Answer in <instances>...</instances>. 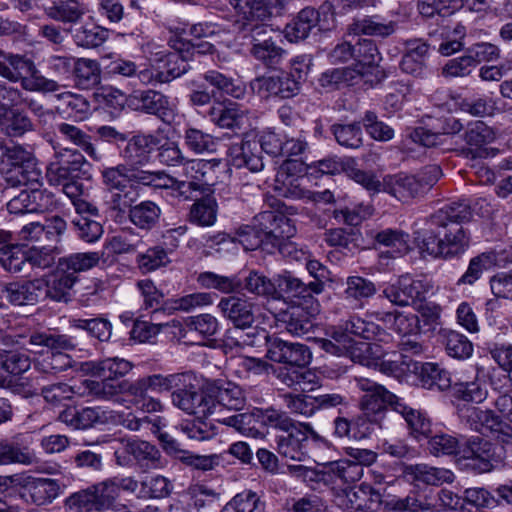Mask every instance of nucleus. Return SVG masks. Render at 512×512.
Returning a JSON list of instances; mask_svg holds the SVG:
<instances>
[{"label":"nucleus","instance_id":"obj_1","mask_svg":"<svg viewBox=\"0 0 512 512\" xmlns=\"http://www.w3.org/2000/svg\"><path fill=\"white\" fill-rule=\"evenodd\" d=\"M217 308L234 325L224 335L225 347L255 346L260 339L267 338L265 329L253 328L250 332H244L245 329L251 328L255 321L253 302L242 297L229 296L222 298Z\"/></svg>","mask_w":512,"mask_h":512},{"label":"nucleus","instance_id":"obj_2","mask_svg":"<svg viewBox=\"0 0 512 512\" xmlns=\"http://www.w3.org/2000/svg\"><path fill=\"white\" fill-rule=\"evenodd\" d=\"M130 169L120 164L102 171L103 183L106 186L105 205L111 218L122 223L127 213L138 199V192L130 182Z\"/></svg>","mask_w":512,"mask_h":512},{"label":"nucleus","instance_id":"obj_3","mask_svg":"<svg viewBox=\"0 0 512 512\" xmlns=\"http://www.w3.org/2000/svg\"><path fill=\"white\" fill-rule=\"evenodd\" d=\"M193 408L190 415L213 417L227 410H241L245 405L242 389L233 383H221L209 386L199 393L195 389Z\"/></svg>","mask_w":512,"mask_h":512},{"label":"nucleus","instance_id":"obj_4","mask_svg":"<svg viewBox=\"0 0 512 512\" xmlns=\"http://www.w3.org/2000/svg\"><path fill=\"white\" fill-rule=\"evenodd\" d=\"M0 174L12 187L40 185L43 179L33 153L20 145L4 147L0 156Z\"/></svg>","mask_w":512,"mask_h":512},{"label":"nucleus","instance_id":"obj_5","mask_svg":"<svg viewBox=\"0 0 512 512\" xmlns=\"http://www.w3.org/2000/svg\"><path fill=\"white\" fill-rule=\"evenodd\" d=\"M146 377L150 391L163 393L173 390L171 393L172 404L190 415L194 407L195 389L198 386L197 376L193 372L187 371L168 375L152 374Z\"/></svg>","mask_w":512,"mask_h":512},{"label":"nucleus","instance_id":"obj_6","mask_svg":"<svg viewBox=\"0 0 512 512\" xmlns=\"http://www.w3.org/2000/svg\"><path fill=\"white\" fill-rule=\"evenodd\" d=\"M470 238L461 225L452 224L447 228H435L423 238L420 248L434 257L452 258L463 254Z\"/></svg>","mask_w":512,"mask_h":512},{"label":"nucleus","instance_id":"obj_7","mask_svg":"<svg viewBox=\"0 0 512 512\" xmlns=\"http://www.w3.org/2000/svg\"><path fill=\"white\" fill-rule=\"evenodd\" d=\"M258 222L264 230L269 229V249L277 248L282 256L297 261L305 258V252L292 241L297 232L294 222H289L284 217L277 218L273 214L261 215Z\"/></svg>","mask_w":512,"mask_h":512},{"label":"nucleus","instance_id":"obj_8","mask_svg":"<svg viewBox=\"0 0 512 512\" xmlns=\"http://www.w3.org/2000/svg\"><path fill=\"white\" fill-rule=\"evenodd\" d=\"M461 418L470 429L490 437L503 444H512V427L504 422L494 411L478 407L461 409Z\"/></svg>","mask_w":512,"mask_h":512},{"label":"nucleus","instance_id":"obj_9","mask_svg":"<svg viewBox=\"0 0 512 512\" xmlns=\"http://www.w3.org/2000/svg\"><path fill=\"white\" fill-rule=\"evenodd\" d=\"M55 160L47 166L46 177L50 184L59 185L66 180L78 179L88 165L84 155L77 149L53 145Z\"/></svg>","mask_w":512,"mask_h":512},{"label":"nucleus","instance_id":"obj_10","mask_svg":"<svg viewBox=\"0 0 512 512\" xmlns=\"http://www.w3.org/2000/svg\"><path fill=\"white\" fill-rule=\"evenodd\" d=\"M355 380L357 387L364 392L360 399V408L366 416L377 418L387 407L396 411V402L400 403L401 398L368 378L359 377Z\"/></svg>","mask_w":512,"mask_h":512},{"label":"nucleus","instance_id":"obj_11","mask_svg":"<svg viewBox=\"0 0 512 512\" xmlns=\"http://www.w3.org/2000/svg\"><path fill=\"white\" fill-rule=\"evenodd\" d=\"M432 285L426 278L415 279L409 275L399 277L397 282L387 286L382 296L393 305L405 307L425 299Z\"/></svg>","mask_w":512,"mask_h":512},{"label":"nucleus","instance_id":"obj_12","mask_svg":"<svg viewBox=\"0 0 512 512\" xmlns=\"http://www.w3.org/2000/svg\"><path fill=\"white\" fill-rule=\"evenodd\" d=\"M251 88L262 98L290 99L299 93L300 84L294 74L280 71L255 78Z\"/></svg>","mask_w":512,"mask_h":512},{"label":"nucleus","instance_id":"obj_13","mask_svg":"<svg viewBox=\"0 0 512 512\" xmlns=\"http://www.w3.org/2000/svg\"><path fill=\"white\" fill-rule=\"evenodd\" d=\"M286 434L278 435L275 438L276 449L278 453L291 460L304 461L308 455V435L313 438L319 436L313 430L310 424L295 422L293 428L284 430Z\"/></svg>","mask_w":512,"mask_h":512},{"label":"nucleus","instance_id":"obj_14","mask_svg":"<svg viewBox=\"0 0 512 512\" xmlns=\"http://www.w3.org/2000/svg\"><path fill=\"white\" fill-rule=\"evenodd\" d=\"M335 503L346 512H376L383 500L378 490L367 483H362L338 494Z\"/></svg>","mask_w":512,"mask_h":512},{"label":"nucleus","instance_id":"obj_15","mask_svg":"<svg viewBox=\"0 0 512 512\" xmlns=\"http://www.w3.org/2000/svg\"><path fill=\"white\" fill-rule=\"evenodd\" d=\"M493 457L492 444L479 436H473L461 443L457 461L466 468L484 473L493 468Z\"/></svg>","mask_w":512,"mask_h":512},{"label":"nucleus","instance_id":"obj_16","mask_svg":"<svg viewBox=\"0 0 512 512\" xmlns=\"http://www.w3.org/2000/svg\"><path fill=\"white\" fill-rule=\"evenodd\" d=\"M125 102L132 111L153 115L162 120L173 112L170 98L153 89L134 90L126 97Z\"/></svg>","mask_w":512,"mask_h":512},{"label":"nucleus","instance_id":"obj_17","mask_svg":"<svg viewBox=\"0 0 512 512\" xmlns=\"http://www.w3.org/2000/svg\"><path fill=\"white\" fill-rule=\"evenodd\" d=\"M45 279L37 278L30 281L0 283V309L6 307L5 299L12 305H33L43 296ZM0 317V323L3 322Z\"/></svg>","mask_w":512,"mask_h":512},{"label":"nucleus","instance_id":"obj_18","mask_svg":"<svg viewBox=\"0 0 512 512\" xmlns=\"http://www.w3.org/2000/svg\"><path fill=\"white\" fill-rule=\"evenodd\" d=\"M273 30L265 25H256L251 30V54L267 67L281 63L286 51L273 39Z\"/></svg>","mask_w":512,"mask_h":512},{"label":"nucleus","instance_id":"obj_19","mask_svg":"<svg viewBox=\"0 0 512 512\" xmlns=\"http://www.w3.org/2000/svg\"><path fill=\"white\" fill-rule=\"evenodd\" d=\"M264 340L267 342V357L271 361L292 367H304L309 364L311 353L307 346L270 337L268 334Z\"/></svg>","mask_w":512,"mask_h":512},{"label":"nucleus","instance_id":"obj_20","mask_svg":"<svg viewBox=\"0 0 512 512\" xmlns=\"http://www.w3.org/2000/svg\"><path fill=\"white\" fill-rule=\"evenodd\" d=\"M304 170L302 161L285 160L276 174L274 183L276 194L279 197L305 200L307 190L301 187V179L296 176Z\"/></svg>","mask_w":512,"mask_h":512},{"label":"nucleus","instance_id":"obj_21","mask_svg":"<svg viewBox=\"0 0 512 512\" xmlns=\"http://www.w3.org/2000/svg\"><path fill=\"white\" fill-rule=\"evenodd\" d=\"M249 111L236 103H215L208 110L210 121L220 128L242 129L249 120Z\"/></svg>","mask_w":512,"mask_h":512},{"label":"nucleus","instance_id":"obj_22","mask_svg":"<svg viewBox=\"0 0 512 512\" xmlns=\"http://www.w3.org/2000/svg\"><path fill=\"white\" fill-rule=\"evenodd\" d=\"M274 281L278 291V298L280 293L293 298H312L314 294H320L324 289V284L321 280H314L305 284L289 271H283L276 275Z\"/></svg>","mask_w":512,"mask_h":512},{"label":"nucleus","instance_id":"obj_23","mask_svg":"<svg viewBox=\"0 0 512 512\" xmlns=\"http://www.w3.org/2000/svg\"><path fill=\"white\" fill-rule=\"evenodd\" d=\"M382 185L383 192L388 193L401 202H408L422 195L421 183L415 175L404 173L387 175L383 178Z\"/></svg>","mask_w":512,"mask_h":512},{"label":"nucleus","instance_id":"obj_24","mask_svg":"<svg viewBox=\"0 0 512 512\" xmlns=\"http://www.w3.org/2000/svg\"><path fill=\"white\" fill-rule=\"evenodd\" d=\"M159 144V136L155 134H138L127 140L122 155L132 166H143L150 161L151 153Z\"/></svg>","mask_w":512,"mask_h":512},{"label":"nucleus","instance_id":"obj_25","mask_svg":"<svg viewBox=\"0 0 512 512\" xmlns=\"http://www.w3.org/2000/svg\"><path fill=\"white\" fill-rule=\"evenodd\" d=\"M228 161L236 168L245 167L251 172H258L264 166L256 141H241L232 144L228 149Z\"/></svg>","mask_w":512,"mask_h":512},{"label":"nucleus","instance_id":"obj_26","mask_svg":"<svg viewBox=\"0 0 512 512\" xmlns=\"http://www.w3.org/2000/svg\"><path fill=\"white\" fill-rule=\"evenodd\" d=\"M429 45L422 39H411L405 42V53L400 67L407 74L422 77L426 70Z\"/></svg>","mask_w":512,"mask_h":512},{"label":"nucleus","instance_id":"obj_27","mask_svg":"<svg viewBox=\"0 0 512 512\" xmlns=\"http://www.w3.org/2000/svg\"><path fill=\"white\" fill-rule=\"evenodd\" d=\"M263 214H271L270 212H260L257 214L252 223L240 226L233 238H236V248L241 245L246 251H253L259 247L269 250L270 241L267 239L269 229H265L258 222V218Z\"/></svg>","mask_w":512,"mask_h":512},{"label":"nucleus","instance_id":"obj_28","mask_svg":"<svg viewBox=\"0 0 512 512\" xmlns=\"http://www.w3.org/2000/svg\"><path fill=\"white\" fill-rule=\"evenodd\" d=\"M56 130L62 140L79 147L93 161L100 162L104 159V153L96 148L92 137L81 128L66 122H61L56 125Z\"/></svg>","mask_w":512,"mask_h":512},{"label":"nucleus","instance_id":"obj_29","mask_svg":"<svg viewBox=\"0 0 512 512\" xmlns=\"http://www.w3.org/2000/svg\"><path fill=\"white\" fill-rule=\"evenodd\" d=\"M397 28L394 21H386L379 16H363L355 18L349 24L347 31L353 35H368L375 37H388L392 35Z\"/></svg>","mask_w":512,"mask_h":512},{"label":"nucleus","instance_id":"obj_30","mask_svg":"<svg viewBox=\"0 0 512 512\" xmlns=\"http://www.w3.org/2000/svg\"><path fill=\"white\" fill-rule=\"evenodd\" d=\"M132 456L134 465L142 472L162 469L167 465L160 450L147 441L132 440Z\"/></svg>","mask_w":512,"mask_h":512},{"label":"nucleus","instance_id":"obj_31","mask_svg":"<svg viewBox=\"0 0 512 512\" xmlns=\"http://www.w3.org/2000/svg\"><path fill=\"white\" fill-rule=\"evenodd\" d=\"M413 372L419 374L422 387L445 391L451 386L450 373L435 363L412 364Z\"/></svg>","mask_w":512,"mask_h":512},{"label":"nucleus","instance_id":"obj_32","mask_svg":"<svg viewBox=\"0 0 512 512\" xmlns=\"http://www.w3.org/2000/svg\"><path fill=\"white\" fill-rule=\"evenodd\" d=\"M220 165L217 159H186L182 166V174L186 180L197 182L205 191L210 186L211 175L216 167Z\"/></svg>","mask_w":512,"mask_h":512},{"label":"nucleus","instance_id":"obj_33","mask_svg":"<svg viewBox=\"0 0 512 512\" xmlns=\"http://www.w3.org/2000/svg\"><path fill=\"white\" fill-rule=\"evenodd\" d=\"M407 423L410 435L417 441L427 439L431 434V422L422 412L408 406L402 399L396 402V411Z\"/></svg>","mask_w":512,"mask_h":512},{"label":"nucleus","instance_id":"obj_34","mask_svg":"<svg viewBox=\"0 0 512 512\" xmlns=\"http://www.w3.org/2000/svg\"><path fill=\"white\" fill-rule=\"evenodd\" d=\"M472 216L470 206L465 202H455L439 209L431 215L430 223L434 228H447L452 224L468 221Z\"/></svg>","mask_w":512,"mask_h":512},{"label":"nucleus","instance_id":"obj_35","mask_svg":"<svg viewBox=\"0 0 512 512\" xmlns=\"http://www.w3.org/2000/svg\"><path fill=\"white\" fill-rule=\"evenodd\" d=\"M280 321L293 336H303L312 329V314L301 304L293 305L280 314Z\"/></svg>","mask_w":512,"mask_h":512},{"label":"nucleus","instance_id":"obj_36","mask_svg":"<svg viewBox=\"0 0 512 512\" xmlns=\"http://www.w3.org/2000/svg\"><path fill=\"white\" fill-rule=\"evenodd\" d=\"M319 12L314 8L306 7L286 25L285 33L289 41H299L308 37L319 22Z\"/></svg>","mask_w":512,"mask_h":512},{"label":"nucleus","instance_id":"obj_37","mask_svg":"<svg viewBox=\"0 0 512 512\" xmlns=\"http://www.w3.org/2000/svg\"><path fill=\"white\" fill-rule=\"evenodd\" d=\"M75 85L83 90H90L101 82V69L96 60L77 58L73 71Z\"/></svg>","mask_w":512,"mask_h":512},{"label":"nucleus","instance_id":"obj_38","mask_svg":"<svg viewBox=\"0 0 512 512\" xmlns=\"http://www.w3.org/2000/svg\"><path fill=\"white\" fill-rule=\"evenodd\" d=\"M64 485L56 479L38 478L33 480L28 491L31 501L38 505H46L52 503L62 492Z\"/></svg>","mask_w":512,"mask_h":512},{"label":"nucleus","instance_id":"obj_39","mask_svg":"<svg viewBox=\"0 0 512 512\" xmlns=\"http://www.w3.org/2000/svg\"><path fill=\"white\" fill-rule=\"evenodd\" d=\"M329 484H352L359 481L364 468L352 464L348 459H340L327 463Z\"/></svg>","mask_w":512,"mask_h":512},{"label":"nucleus","instance_id":"obj_40","mask_svg":"<svg viewBox=\"0 0 512 512\" xmlns=\"http://www.w3.org/2000/svg\"><path fill=\"white\" fill-rule=\"evenodd\" d=\"M377 319L390 325L399 335L413 336L421 331L420 320L416 314H405L402 312L377 313Z\"/></svg>","mask_w":512,"mask_h":512},{"label":"nucleus","instance_id":"obj_41","mask_svg":"<svg viewBox=\"0 0 512 512\" xmlns=\"http://www.w3.org/2000/svg\"><path fill=\"white\" fill-rule=\"evenodd\" d=\"M497 255L494 251L483 252L470 259L464 274L458 279L457 285H474L483 273L496 265Z\"/></svg>","mask_w":512,"mask_h":512},{"label":"nucleus","instance_id":"obj_42","mask_svg":"<svg viewBox=\"0 0 512 512\" xmlns=\"http://www.w3.org/2000/svg\"><path fill=\"white\" fill-rule=\"evenodd\" d=\"M160 216V207L155 202L149 200L134 205L128 213L132 224L145 231L153 229L159 222Z\"/></svg>","mask_w":512,"mask_h":512},{"label":"nucleus","instance_id":"obj_43","mask_svg":"<svg viewBox=\"0 0 512 512\" xmlns=\"http://www.w3.org/2000/svg\"><path fill=\"white\" fill-rule=\"evenodd\" d=\"M35 63L23 55L5 53L0 59V76L11 82H18L24 73L35 67Z\"/></svg>","mask_w":512,"mask_h":512},{"label":"nucleus","instance_id":"obj_44","mask_svg":"<svg viewBox=\"0 0 512 512\" xmlns=\"http://www.w3.org/2000/svg\"><path fill=\"white\" fill-rule=\"evenodd\" d=\"M33 365L41 378L46 379L71 368L73 360L64 352H50L42 358L36 359Z\"/></svg>","mask_w":512,"mask_h":512},{"label":"nucleus","instance_id":"obj_45","mask_svg":"<svg viewBox=\"0 0 512 512\" xmlns=\"http://www.w3.org/2000/svg\"><path fill=\"white\" fill-rule=\"evenodd\" d=\"M409 475L418 483L426 485H442L451 483L454 480V474L451 470L429 466L427 464H417L409 467Z\"/></svg>","mask_w":512,"mask_h":512},{"label":"nucleus","instance_id":"obj_46","mask_svg":"<svg viewBox=\"0 0 512 512\" xmlns=\"http://www.w3.org/2000/svg\"><path fill=\"white\" fill-rule=\"evenodd\" d=\"M360 79V71L352 67L333 68L326 70L318 79L319 85L327 91L341 88L343 85H354Z\"/></svg>","mask_w":512,"mask_h":512},{"label":"nucleus","instance_id":"obj_47","mask_svg":"<svg viewBox=\"0 0 512 512\" xmlns=\"http://www.w3.org/2000/svg\"><path fill=\"white\" fill-rule=\"evenodd\" d=\"M7 108L0 114V129L5 135L19 137L32 130V122L24 113Z\"/></svg>","mask_w":512,"mask_h":512},{"label":"nucleus","instance_id":"obj_48","mask_svg":"<svg viewBox=\"0 0 512 512\" xmlns=\"http://www.w3.org/2000/svg\"><path fill=\"white\" fill-rule=\"evenodd\" d=\"M194 416V420L183 422L178 427L187 438L203 441L211 439L218 433L213 417Z\"/></svg>","mask_w":512,"mask_h":512},{"label":"nucleus","instance_id":"obj_49","mask_svg":"<svg viewBox=\"0 0 512 512\" xmlns=\"http://www.w3.org/2000/svg\"><path fill=\"white\" fill-rule=\"evenodd\" d=\"M217 202L207 196L194 202L189 211V221L201 227H210L217 220Z\"/></svg>","mask_w":512,"mask_h":512},{"label":"nucleus","instance_id":"obj_50","mask_svg":"<svg viewBox=\"0 0 512 512\" xmlns=\"http://www.w3.org/2000/svg\"><path fill=\"white\" fill-rule=\"evenodd\" d=\"M184 51L175 50L164 54L163 52H157L156 55H160L158 60L163 63L160 67V72L163 74L164 83H168L173 79L180 77L185 74L190 66L187 62L186 57L183 55Z\"/></svg>","mask_w":512,"mask_h":512},{"label":"nucleus","instance_id":"obj_51","mask_svg":"<svg viewBox=\"0 0 512 512\" xmlns=\"http://www.w3.org/2000/svg\"><path fill=\"white\" fill-rule=\"evenodd\" d=\"M344 328L349 335H354L365 340L384 341L389 335L384 329L372 321L364 320L358 316H351L344 322Z\"/></svg>","mask_w":512,"mask_h":512},{"label":"nucleus","instance_id":"obj_52","mask_svg":"<svg viewBox=\"0 0 512 512\" xmlns=\"http://www.w3.org/2000/svg\"><path fill=\"white\" fill-rule=\"evenodd\" d=\"M173 485L171 481L162 475L146 476L140 482L137 497L140 499H161L170 495Z\"/></svg>","mask_w":512,"mask_h":512},{"label":"nucleus","instance_id":"obj_53","mask_svg":"<svg viewBox=\"0 0 512 512\" xmlns=\"http://www.w3.org/2000/svg\"><path fill=\"white\" fill-rule=\"evenodd\" d=\"M216 423H221L226 426L234 428L237 432L242 435L259 438L263 436V433L260 432L256 427L255 423L257 422L256 416L254 415V409L250 413H240L234 414L231 416H223L217 415L213 418Z\"/></svg>","mask_w":512,"mask_h":512},{"label":"nucleus","instance_id":"obj_54","mask_svg":"<svg viewBox=\"0 0 512 512\" xmlns=\"http://www.w3.org/2000/svg\"><path fill=\"white\" fill-rule=\"evenodd\" d=\"M356 64L352 69L361 70L360 78L367 72V69L377 65L381 60V54L377 45L370 39L359 40L354 45Z\"/></svg>","mask_w":512,"mask_h":512},{"label":"nucleus","instance_id":"obj_55","mask_svg":"<svg viewBox=\"0 0 512 512\" xmlns=\"http://www.w3.org/2000/svg\"><path fill=\"white\" fill-rule=\"evenodd\" d=\"M99 260L100 254L98 252L74 253L60 258L58 266L60 271L66 272L70 276H77V273L96 266Z\"/></svg>","mask_w":512,"mask_h":512},{"label":"nucleus","instance_id":"obj_56","mask_svg":"<svg viewBox=\"0 0 512 512\" xmlns=\"http://www.w3.org/2000/svg\"><path fill=\"white\" fill-rule=\"evenodd\" d=\"M125 387L124 382L103 377L102 381L86 379L81 383V394H91L98 399L109 400L117 396Z\"/></svg>","mask_w":512,"mask_h":512},{"label":"nucleus","instance_id":"obj_57","mask_svg":"<svg viewBox=\"0 0 512 512\" xmlns=\"http://www.w3.org/2000/svg\"><path fill=\"white\" fill-rule=\"evenodd\" d=\"M197 282L204 288L216 289L222 293H232L242 287V280L239 277L219 275L210 271L200 273Z\"/></svg>","mask_w":512,"mask_h":512},{"label":"nucleus","instance_id":"obj_58","mask_svg":"<svg viewBox=\"0 0 512 512\" xmlns=\"http://www.w3.org/2000/svg\"><path fill=\"white\" fill-rule=\"evenodd\" d=\"M96 511H106L111 509L119 497V486L115 480L107 479L90 486Z\"/></svg>","mask_w":512,"mask_h":512},{"label":"nucleus","instance_id":"obj_59","mask_svg":"<svg viewBox=\"0 0 512 512\" xmlns=\"http://www.w3.org/2000/svg\"><path fill=\"white\" fill-rule=\"evenodd\" d=\"M70 325L73 328L86 331L90 336L98 339L101 342H107L112 335L111 322L102 317L92 319L72 318Z\"/></svg>","mask_w":512,"mask_h":512},{"label":"nucleus","instance_id":"obj_60","mask_svg":"<svg viewBox=\"0 0 512 512\" xmlns=\"http://www.w3.org/2000/svg\"><path fill=\"white\" fill-rule=\"evenodd\" d=\"M72 33L77 46L94 48L103 44L108 36L107 30L94 24H86L68 30Z\"/></svg>","mask_w":512,"mask_h":512},{"label":"nucleus","instance_id":"obj_61","mask_svg":"<svg viewBox=\"0 0 512 512\" xmlns=\"http://www.w3.org/2000/svg\"><path fill=\"white\" fill-rule=\"evenodd\" d=\"M30 356L17 350L0 349V370L20 376L31 368Z\"/></svg>","mask_w":512,"mask_h":512},{"label":"nucleus","instance_id":"obj_62","mask_svg":"<svg viewBox=\"0 0 512 512\" xmlns=\"http://www.w3.org/2000/svg\"><path fill=\"white\" fill-rule=\"evenodd\" d=\"M185 146L195 154L212 153L216 151L215 138L200 129L188 127L183 134Z\"/></svg>","mask_w":512,"mask_h":512},{"label":"nucleus","instance_id":"obj_63","mask_svg":"<svg viewBox=\"0 0 512 512\" xmlns=\"http://www.w3.org/2000/svg\"><path fill=\"white\" fill-rule=\"evenodd\" d=\"M46 14L53 20L63 23H77L85 14L76 0L60 1L46 8Z\"/></svg>","mask_w":512,"mask_h":512},{"label":"nucleus","instance_id":"obj_64","mask_svg":"<svg viewBox=\"0 0 512 512\" xmlns=\"http://www.w3.org/2000/svg\"><path fill=\"white\" fill-rule=\"evenodd\" d=\"M264 509L260 496L251 490L236 494L221 510V512H256Z\"/></svg>","mask_w":512,"mask_h":512}]
</instances>
